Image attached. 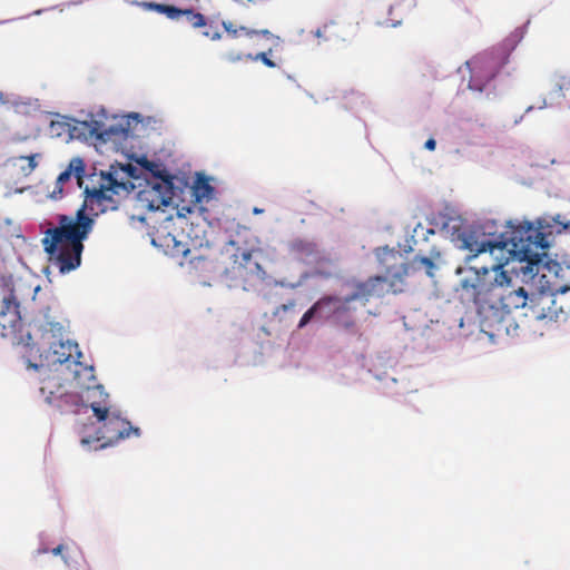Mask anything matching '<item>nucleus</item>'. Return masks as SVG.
I'll list each match as a JSON object with an SVG mask.
<instances>
[{
	"label": "nucleus",
	"mask_w": 570,
	"mask_h": 570,
	"mask_svg": "<svg viewBox=\"0 0 570 570\" xmlns=\"http://www.w3.org/2000/svg\"><path fill=\"white\" fill-rule=\"evenodd\" d=\"M101 180L98 187L85 188V202L75 216L58 214L57 225L45 232L43 248L61 273H69L81 264L83 240L88 238L95 225L86 209L94 212L95 215L117 209L119 202L115 196L128 195L134 189L131 183H119L111 174H101Z\"/></svg>",
	"instance_id": "obj_1"
},
{
	"label": "nucleus",
	"mask_w": 570,
	"mask_h": 570,
	"mask_svg": "<svg viewBox=\"0 0 570 570\" xmlns=\"http://www.w3.org/2000/svg\"><path fill=\"white\" fill-rule=\"evenodd\" d=\"M461 248L471 254L465 258V266L458 267L455 273L462 275L460 286L476 305L507 312L527 306L530 298L525 289H509L511 277L503 264L492 258L493 250L501 249L499 243L480 242L473 233H463Z\"/></svg>",
	"instance_id": "obj_2"
},
{
	"label": "nucleus",
	"mask_w": 570,
	"mask_h": 570,
	"mask_svg": "<svg viewBox=\"0 0 570 570\" xmlns=\"http://www.w3.org/2000/svg\"><path fill=\"white\" fill-rule=\"evenodd\" d=\"M570 230V219L556 215L551 219H539L538 226L530 223L520 225L511 233V252L520 261L535 264L546 255L554 234Z\"/></svg>",
	"instance_id": "obj_3"
},
{
	"label": "nucleus",
	"mask_w": 570,
	"mask_h": 570,
	"mask_svg": "<svg viewBox=\"0 0 570 570\" xmlns=\"http://www.w3.org/2000/svg\"><path fill=\"white\" fill-rule=\"evenodd\" d=\"M255 248L243 247L239 240L230 239L222 248V256L229 263L223 271V279L228 287L253 289L266 277L262 265L253 259Z\"/></svg>",
	"instance_id": "obj_4"
},
{
	"label": "nucleus",
	"mask_w": 570,
	"mask_h": 570,
	"mask_svg": "<svg viewBox=\"0 0 570 570\" xmlns=\"http://www.w3.org/2000/svg\"><path fill=\"white\" fill-rule=\"evenodd\" d=\"M509 55L505 51L483 52L466 62L470 69V88L481 91L490 82L500 69L508 62Z\"/></svg>",
	"instance_id": "obj_5"
},
{
	"label": "nucleus",
	"mask_w": 570,
	"mask_h": 570,
	"mask_svg": "<svg viewBox=\"0 0 570 570\" xmlns=\"http://www.w3.org/2000/svg\"><path fill=\"white\" fill-rule=\"evenodd\" d=\"M22 284L8 286L0 301V335L17 337L21 331L19 292Z\"/></svg>",
	"instance_id": "obj_6"
},
{
	"label": "nucleus",
	"mask_w": 570,
	"mask_h": 570,
	"mask_svg": "<svg viewBox=\"0 0 570 570\" xmlns=\"http://www.w3.org/2000/svg\"><path fill=\"white\" fill-rule=\"evenodd\" d=\"M83 371L90 382L88 384L81 382L79 372L75 371L76 389H80L82 406L90 407L96 419H104L110 409L109 394L96 382L92 367H85Z\"/></svg>",
	"instance_id": "obj_7"
},
{
	"label": "nucleus",
	"mask_w": 570,
	"mask_h": 570,
	"mask_svg": "<svg viewBox=\"0 0 570 570\" xmlns=\"http://www.w3.org/2000/svg\"><path fill=\"white\" fill-rule=\"evenodd\" d=\"M100 426L97 431V441H102L100 448L109 446L120 440L129 438L131 434L139 435V429L131 426L130 422L120 417L118 414L107 410L104 419H97Z\"/></svg>",
	"instance_id": "obj_8"
},
{
	"label": "nucleus",
	"mask_w": 570,
	"mask_h": 570,
	"mask_svg": "<svg viewBox=\"0 0 570 570\" xmlns=\"http://www.w3.org/2000/svg\"><path fill=\"white\" fill-rule=\"evenodd\" d=\"M55 385H57V376H49L40 387V393L48 404L53 405L60 412H76L79 406H82L80 389H76V377L69 383V390H63V394H59L57 397L52 396Z\"/></svg>",
	"instance_id": "obj_9"
},
{
	"label": "nucleus",
	"mask_w": 570,
	"mask_h": 570,
	"mask_svg": "<svg viewBox=\"0 0 570 570\" xmlns=\"http://www.w3.org/2000/svg\"><path fill=\"white\" fill-rule=\"evenodd\" d=\"M345 297L326 295L316 301L302 316L298 328L305 327L312 320H328L330 317L348 311Z\"/></svg>",
	"instance_id": "obj_10"
},
{
	"label": "nucleus",
	"mask_w": 570,
	"mask_h": 570,
	"mask_svg": "<svg viewBox=\"0 0 570 570\" xmlns=\"http://www.w3.org/2000/svg\"><path fill=\"white\" fill-rule=\"evenodd\" d=\"M173 198V183L170 178H161L159 181L148 183L139 191L140 202L145 203L150 210H158L169 205Z\"/></svg>",
	"instance_id": "obj_11"
},
{
	"label": "nucleus",
	"mask_w": 570,
	"mask_h": 570,
	"mask_svg": "<svg viewBox=\"0 0 570 570\" xmlns=\"http://www.w3.org/2000/svg\"><path fill=\"white\" fill-rule=\"evenodd\" d=\"M530 309L537 320H552L557 315L556 301L552 295L546 292L534 294L530 297Z\"/></svg>",
	"instance_id": "obj_12"
},
{
	"label": "nucleus",
	"mask_w": 570,
	"mask_h": 570,
	"mask_svg": "<svg viewBox=\"0 0 570 570\" xmlns=\"http://www.w3.org/2000/svg\"><path fill=\"white\" fill-rule=\"evenodd\" d=\"M387 277L375 276L370 277L366 282L360 283L356 289L345 297V303H351L356 299H367L372 296H381L383 293V284L386 283Z\"/></svg>",
	"instance_id": "obj_13"
},
{
	"label": "nucleus",
	"mask_w": 570,
	"mask_h": 570,
	"mask_svg": "<svg viewBox=\"0 0 570 570\" xmlns=\"http://www.w3.org/2000/svg\"><path fill=\"white\" fill-rule=\"evenodd\" d=\"M208 24L213 30V36H222L224 32L234 36L238 32H243L245 36H271V32L266 29L252 30L229 20L212 19Z\"/></svg>",
	"instance_id": "obj_14"
},
{
	"label": "nucleus",
	"mask_w": 570,
	"mask_h": 570,
	"mask_svg": "<svg viewBox=\"0 0 570 570\" xmlns=\"http://www.w3.org/2000/svg\"><path fill=\"white\" fill-rule=\"evenodd\" d=\"M289 249L301 259L315 261L317 264L322 262L332 263L330 258L320 257L317 245L311 240L294 239L289 244Z\"/></svg>",
	"instance_id": "obj_15"
},
{
	"label": "nucleus",
	"mask_w": 570,
	"mask_h": 570,
	"mask_svg": "<svg viewBox=\"0 0 570 570\" xmlns=\"http://www.w3.org/2000/svg\"><path fill=\"white\" fill-rule=\"evenodd\" d=\"M43 158L42 153H33L27 156H17L9 159V163L18 169L22 177H29L39 166Z\"/></svg>",
	"instance_id": "obj_16"
},
{
	"label": "nucleus",
	"mask_w": 570,
	"mask_h": 570,
	"mask_svg": "<svg viewBox=\"0 0 570 570\" xmlns=\"http://www.w3.org/2000/svg\"><path fill=\"white\" fill-rule=\"evenodd\" d=\"M72 173L77 177L79 186H81L82 177L85 174V164H83L82 159H80V158L72 159L70 161L68 169H66L58 176L56 185H63L65 183H67L70 179Z\"/></svg>",
	"instance_id": "obj_17"
},
{
	"label": "nucleus",
	"mask_w": 570,
	"mask_h": 570,
	"mask_svg": "<svg viewBox=\"0 0 570 570\" xmlns=\"http://www.w3.org/2000/svg\"><path fill=\"white\" fill-rule=\"evenodd\" d=\"M53 354L57 355L56 362L62 364L69 362L75 355L81 356L78 351V344L70 341L60 342L53 350Z\"/></svg>",
	"instance_id": "obj_18"
},
{
	"label": "nucleus",
	"mask_w": 570,
	"mask_h": 570,
	"mask_svg": "<svg viewBox=\"0 0 570 570\" xmlns=\"http://www.w3.org/2000/svg\"><path fill=\"white\" fill-rule=\"evenodd\" d=\"M215 189L205 177L198 178L193 186V196L197 203L210 200L214 197Z\"/></svg>",
	"instance_id": "obj_19"
},
{
	"label": "nucleus",
	"mask_w": 570,
	"mask_h": 570,
	"mask_svg": "<svg viewBox=\"0 0 570 570\" xmlns=\"http://www.w3.org/2000/svg\"><path fill=\"white\" fill-rule=\"evenodd\" d=\"M140 6L144 9L153 10L158 13L166 14L167 18H169L171 20H179L181 18V9H179L175 6L156 3V2H142Z\"/></svg>",
	"instance_id": "obj_20"
},
{
	"label": "nucleus",
	"mask_w": 570,
	"mask_h": 570,
	"mask_svg": "<svg viewBox=\"0 0 570 570\" xmlns=\"http://www.w3.org/2000/svg\"><path fill=\"white\" fill-rule=\"evenodd\" d=\"M173 256H183L186 257L189 253L188 244L176 239L175 236L167 235L165 237V243L163 244Z\"/></svg>",
	"instance_id": "obj_21"
},
{
	"label": "nucleus",
	"mask_w": 570,
	"mask_h": 570,
	"mask_svg": "<svg viewBox=\"0 0 570 570\" xmlns=\"http://www.w3.org/2000/svg\"><path fill=\"white\" fill-rule=\"evenodd\" d=\"M181 17H185L186 22L195 28L207 26L206 18L202 13L195 12L193 9H181Z\"/></svg>",
	"instance_id": "obj_22"
},
{
	"label": "nucleus",
	"mask_w": 570,
	"mask_h": 570,
	"mask_svg": "<svg viewBox=\"0 0 570 570\" xmlns=\"http://www.w3.org/2000/svg\"><path fill=\"white\" fill-rule=\"evenodd\" d=\"M412 266L414 269H424L431 277L434 275L433 271L435 269V264L429 257L415 256L412 261Z\"/></svg>",
	"instance_id": "obj_23"
},
{
	"label": "nucleus",
	"mask_w": 570,
	"mask_h": 570,
	"mask_svg": "<svg viewBox=\"0 0 570 570\" xmlns=\"http://www.w3.org/2000/svg\"><path fill=\"white\" fill-rule=\"evenodd\" d=\"M255 60H261L265 66L269 68L276 67V63L267 57V52H259L255 56Z\"/></svg>",
	"instance_id": "obj_24"
},
{
	"label": "nucleus",
	"mask_w": 570,
	"mask_h": 570,
	"mask_svg": "<svg viewBox=\"0 0 570 570\" xmlns=\"http://www.w3.org/2000/svg\"><path fill=\"white\" fill-rule=\"evenodd\" d=\"M47 328L53 333H60L63 330V326L60 322L49 321L46 324Z\"/></svg>",
	"instance_id": "obj_25"
},
{
	"label": "nucleus",
	"mask_w": 570,
	"mask_h": 570,
	"mask_svg": "<svg viewBox=\"0 0 570 570\" xmlns=\"http://www.w3.org/2000/svg\"><path fill=\"white\" fill-rule=\"evenodd\" d=\"M63 390H69V385L66 386L65 384H62L59 380V377L57 376V385H55V387H52V396H58L59 394H63Z\"/></svg>",
	"instance_id": "obj_26"
},
{
	"label": "nucleus",
	"mask_w": 570,
	"mask_h": 570,
	"mask_svg": "<svg viewBox=\"0 0 570 570\" xmlns=\"http://www.w3.org/2000/svg\"><path fill=\"white\" fill-rule=\"evenodd\" d=\"M295 305H296L295 301H289L288 303L282 304L281 306H278L276 313L287 312L288 309L294 308Z\"/></svg>",
	"instance_id": "obj_27"
},
{
	"label": "nucleus",
	"mask_w": 570,
	"mask_h": 570,
	"mask_svg": "<svg viewBox=\"0 0 570 570\" xmlns=\"http://www.w3.org/2000/svg\"><path fill=\"white\" fill-rule=\"evenodd\" d=\"M424 147L429 150H434L436 147V141L433 138H430L425 141Z\"/></svg>",
	"instance_id": "obj_28"
},
{
	"label": "nucleus",
	"mask_w": 570,
	"mask_h": 570,
	"mask_svg": "<svg viewBox=\"0 0 570 570\" xmlns=\"http://www.w3.org/2000/svg\"><path fill=\"white\" fill-rule=\"evenodd\" d=\"M62 186L63 185H56L55 189L51 193L52 198H57L58 196H60L62 194Z\"/></svg>",
	"instance_id": "obj_29"
},
{
	"label": "nucleus",
	"mask_w": 570,
	"mask_h": 570,
	"mask_svg": "<svg viewBox=\"0 0 570 570\" xmlns=\"http://www.w3.org/2000/svg\"><path fill=\"white\" fill-rule=\"evenodd\" d=\"M560 90L563 91V97L567 98V97H570V83L569 85H566V86H562L560 87Z\"/></svg>",
	"instance_id": "obj_30"
},
{
	"label": "nucleus",
	"mask_w": 570,
	"mask_h": 570,
	"mask_svg": "<svg viewBox=\"0 0 570 570\" xmlns=\"http://www.w3.org/2000/svg\"><path fill=\"white\" fill-rule=\"evenodd\" d=\"M62 550H63V546H62V544H59L58 547H56L55 549H52V551H51V552H52L55 556H58V554H61Z\"/></svg>",
	"instance_id": "obj_31"
},
{
	"label": "nucleus",
	"mask_w": 570,
	"mask_h": 570,
	"mask_svg": "<svg viewBox=\"0 0 570 570\" xmlns=\"http://www.w3.org/2000/svg\"><path fill=\"white\" fill-rule=\"evenodd\" d=\"M355 325L354 321H348L344 323L345 328H353Z\"/></svg>",
	"instance_id": "obj_32"
},
{
	"label": "nucleus",
	"mask_w": 570,
	"mask_h": 570,
	"mask_svg": "<svg viewBox=\"0 0 570 570\" xmlns=\"http://www.w3.org/2000/svg\"><path fill=\"white\" fill-rule=\"evenodd\" d=\"M559 289H560L561 292L570 291V283H569V284L561 285Z\"/></svg>",
	"instance_id": "obj_33"
},
{
	"label": "nucleus",
	"mask_w": 570,
	"mask_h": 570,
	"mask_svg": "<svg viewBox=\"0 0 570 570\" xmlns=\"http://www.w3.org/2000/svg\"><path fill=\"white\" fill-rule=\"evenodd\" d=\"M185 209H186L188 213H191V209H190L189 207H183L180 210H178L179 216H181V215H183V214H181V212H183V210H185Z\"/></svg>",
	"instance_id": "obj_34"
},
{
	"label": "nucleus",
	"mask_w": 570,
	"mask_h": 570,
	"mask_svg": "<svg viewBox=\"0 0 570 570\" xmlns=\"http://www.w3.org/2000/svg\"><path fill=\"white\" fill-rule=\"evenodd\" d=\"M321 33H322V31L320 29H317L316 32H315V36L320 37V36H322Z\"/></svg>",
	"instance_id": "obj_35"
},
{
	"label": "nucleus",
	"mask_w": 570,
	"mask_h": 570,
	"mask_svg": "<svg viewBox=\"0 0 570 570\" xmlns=\"http://www.w3.org/2000/svg\"><path fill=\"white\" fill-rule=\"evenodd\" d=\"M81 442H82V444H87V443H89V440L82 439Z\"/></svg>",
	"instance_id": "obj_36"
},
{
	"label": "nucleus",
	"mask_w": 570,
	"mask_h": 570,
	"mask_svg": "<svg viewBox=\"0 0 570 570\" xmlns=\"http://www.w3.org/2000/svg\"><path fill=\"white\" fill-rule=\"evenodd\" d=\"M4 23H6V21H2V22H0V26H2V24H4Z\"/></svg>",
	"instance_id": "obj_37"
},
{
	"label": "nucleus",
	"mask_w": 570,
	"mask_h": 570,
	"mask_svg": "<svg viewBox=\"0 0 570 570\" xmlns=\"http://www.w3.org/2000/svg\"><path fill=\"white\" fill-rule=\"evenodd\" d=\"M567 106L570 108V102H567Z\"/></svg>",
	"instance_id": "obj_38"
}]
</instances>
